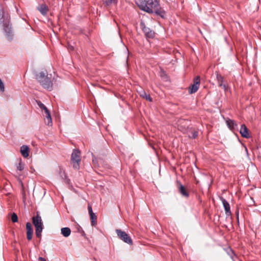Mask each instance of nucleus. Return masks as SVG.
Wrapping results in <instances>:
<instances>
[{
    "label": "nucleus",
    "mask_w": 261,
    "mask_h": 261,
    "mask_svg": "<svg viewBox=\"0 0 261 261\" xmlns=\"http://www.w3.org/2000/svg\"><path fill=\"white\" fill-rule=\"evenodd\" d=\"M136 4L141 10L149 13L155 12L159 8L158 0H137Z\"/></svg>",
    "instance_id": "nucleus-1"
},
{
    "label": "nucleus",
    "mask_w": 261,
    "mask_h": 261,
    "mask_svg": "<svg viewBox=\"0 0 261 261\" xmlns=\"http://www.w3.org/2000/svg\"><path fill=\"white\" fill-rule=\"evenodd\" d=\"M37 79L41 84L46 89L51 90L52 83L50 79L46 76V73L43 72H40L37 75Z\"/></svg>",
    "instance_id": "nucleus-2"
},
{
    "label": "nucleus",
    "mask_w": 261,
    "mask_h": 261,
    "mask_svg": "<svg viewBox=\"0 0 261 261\" xmlns=\"http://www.w3.org/2000/svg\"><path fill=\"white\" fill-rule=\"evenodd\" d=\"M33 223L36 228V234L38 238L41 237L43 229V224L40 216L38 215L33 218Z\"/></svg>",
    "instance_id": "nucleus-3"
},
{
    "label": "nucleus",
    "mask_w": 261,
    "mask_h": 261,
    "mask_svg": "<svg viewBox=\"0 0 261 261\" xmlns=\"http://www.w3.org/2000/svg\"><path fill=\"white\" fill-rule=\"evenodd\" d=\"M81 153L78 150H74L71 154V163L75 169H79L81 162Z\"/></svg>",
    "instance_id": "nucleus-4"
},
{
    "label": "nucleus",
    "mask_w": 261,
    "mask_h": 261,
    "mask_svg": "<svg viewBox=\"0 0 261 261\" xmlns=\"http://www.w3.org/2000/svg\"><path fill=\"white\" fill-rule=\"evenodd\" d=\"M115 231L117 234V236L119 237L120 239L123 241L125 243H127L129 245L133 244V241L130 237L127 234L125 231H122L119 229H116Z\"/></svg>",
    "instance_id": "nucleus-5"
},
{
    "label": "nucleus",
    "mask_w": 261,
    "mask_h": 261,
    "mask_svg": "<svg viewBox=\"0 0 261 261\" xmlns=\"http://www.w3.org/2000/svg\"><path fill=\"white\" fill-rule=\"evenodd\" d=\"M200 77L196 76L194 80V83L189 88V93L193 94L195 93L199 89L200 85Z\"/></svg>",
    "instance_id": "nucleus-6"
},
{
    "label": "nucleus",
    "mask_w": 261,
    "mask_h": 261,
    "mask_svg": "<svg viewBox=\"0 0 261 261\" xmlns=\"http://www.w3.org/2000/svg\"><path fill=\"white\" fill-rule=\"evenodd\" d=\"M191 194V189L189 187L180 185V195L182 197L188 199L190 197Z\"/></svg>",
    "instance_id": "nucleus-7"
},
{
    "label": "nucleus",
    "mask_w": 261,
    "mask_h": 261,
    "mask_svg": "<svg viewBox=\"0 0 261 261\" xmlns=\"http://www.w3.org/2000/svg\"><path fill=\"white\" fill-rule=\"evenodd\" d=\"M141 25L146 37L149 38H152L154 37L155 33L153 31L151 30L149 28L146 27L144 23L143 22H141Z\"/></svg>",
    "instance_id": "nucleus-8"
},
{
    "label": "nucleus",
    "mask_w": 261,
    "mask_h": 261,
    "mask_svg": "<svg viewBox=\"0 0 261 261\" xmlns=\"http://www.w3.org/2000/svg\"><path fill=\"white\" fill-rule=\"evenodd\" d=\"M42 114L44 117L45 123L48 126H51L53 124L52 119L48 110L47 109L42 111Z\"/></svg>",
    "instance_id": "nucleus-9"
},
{
    "label": "nucleus",
    "mask_w": 261,
    "mask_h": 261,
    "mask_svg": "<svg viewBox=\"0 0 261 261\" xmlns=\"http://www.w3.org/2000/svg\"><path fill=\"white\" fill-rule=\"evenodd\" d=\"M42 114L44 117L45 123L48 126H51L53 124L52 119L48 110L47 109L42 111Z\"/></svg>",
    "instance_id": "nucleus-10"
},
{
    "label": "nucleus",
    "mask_w": 261,
    "mask_h": 261,
    "mask_svg": "<svg viewBox=\"0 0 261 261\" xmlns=\"http://www.w3.org/2000/svg\"><path fill=\"white\" fill-rule=\"evenodd\" d=\"M240 133L244 138H249L250 137L249 130L245 124L241 125Z\"/></svg>",
    "instance_id": "nucleus-11"
},
{
    "label": "nucleus",
    "mask_w": 261,
    "mask_h": 261,
    "mask_svg": "<svg viewBox=\"0 0 261 261\" xmlns=\"http://www.w3.org/2000/svg\"><path fill=\"white\" fill-rule=\"evenodd\" d=\"M222 202L224 207L226 215L229 216L231 215L230 208L229 203L224 198H222Z\"/></svg>",
    "instance_id": "nucleus-12"
},
{
    "label": "nucleus",
    "mask_w": 261,
    "mask_h": 261,
    "mask_svg": "<svg viewBox=\"0 0 261 261\" xmlns=\"http://www.w3.org/2000/svg\"><path fill=\"white\" fill-rule=\"evenodd\" d=\"M29 147L27 145H22L20 147V152L24 158H27L29 155Z\"/></svg>",
    "instance_id": "nucleus-13"
},
{
    "label": "nucleus",
    "mask_w": 261,
    "mask_h": 261,
    "mask_svg": "<svg viewBox=\"0 0 261 261\" xmlns=\"http://www.w3.org/2000/svg\"><path fill=\"white\" fill-rule=\"evenodd\" d=\"M217 80L218 81V86L219 87H222L223 88V89L226 90L227 88V86L226 85V84H223V80H224V78L220 74H217Z\"/></svg>",
    "instance_id": "nucleus-14"
},
{
    "label": "nucleus",
    "mask_w": 261,
    "mask_h": 261,
    "mask_svg": "<svg viewBox=\"0 0 261 261\" xmlns=\"http://www.w3.org/2000/svg\"><path fill=\"white\" fill-rule=\"evenodd\" d=\"M26 229H27V238L29 240H31L32 238L33 234V229L32 228V225L30 223H27L26 224Z\"/></svg>",
    "instance_id": "nucleus-15"
},
{
    "label": "nucleus",
    "mask_w": 261,
    "mask_h": 261,
    "mask_svg": "<svg viewBox=\"0 0 261 261\" xmlns=\"http://www.w3.org/2000/svg\"><path fill=\"white\" fill-rule=\"evenodd\" d=\"M37 9L43 15H45L48 12V9L45 4H42L37 7Z\"/></svg>",
    "instance_id": "nucleus-16"
},
{
    "label": "nucleus",
    "mask_w": 261,
    "mask_h": 261,
    "mask_svg": "<svg viewBox=\"0 0 261 261\" xmlns=\"http://www.w3.org/2000/svg\"><path fill=\"white\" fill-rule=\"evenodd\" d=\"M188 137L190 138L195 139L198 136V132L191 128L187 132Z\"/></svg>",
    "instance_id": "nucleus-17"
},
{
    "label": "nucleus",
    "mask_w": 261,
    "mask_h": 261,
    "mask_svg": "<svg viewBox=\"0 0 261 261\" xmlns=\"http://www.w3.org/2000/svg\"><path fill=\"white\" fill-rule=\"evenodd\" d=\"M4 30L5 32L7 34L11 33V27L9 24V21L8 19H6L3 23Z\"/></svg>",
    "instance_id": "nucleus-18"
},
{
    "label": "nucleus",
    "mask_w": 261,
    "mask_h": 261,
    "mask_svg": "<svg viewBox=\"0 0 261 261\" xmlns=\"http://www.w3.org/2000/svg\"><path fill=\"white\" fill-rule=\"evenodd\" d=\"M61 232L64 237H68L70 235L71 230L69 227H63L61 228Z\"/></svg>",
    "instance_id": "nucleus-19"
},
{
    "label": "nucleus",
    "mask_w": 261,
    "mask_h": 261,
    "mask_svg": "<svg viewBox=\"0 0 261 261\" xmlns=\"http://www.w3.org/2000/svg\"><path fill=\"white\" fill-rule=\"evenodd\" d=\"M139 94H140V96H141L142 97L145 98L147 100H148L149 101H152V99L150 97V95L147 94H146V92L144 91L141 90L139 92Z\"/></svg>",
    "instance_id": "nucleus-20"
},
{
    "label": "nucleus",
    "mask_w": 261,
    "mask_h": 261,
    "mask_svg": "<svg viewBox=\"0 0 261 261\" xmlns=\"http://www.w3.org/2000/svg\"><path fill=\"white\" fill-rule=\"evenodd\" d=\"M226 123L230 129H232L234 128V126H236L237 124L234 121L231 120V119H228L226 120Z\"/></svg>",
    "instance_id": "nucleus-21"
},
{
    "label": "nucleus",
    "mask_w": 261,
    "mask_h": 261,
    "mask_svg": "<svg viewBox=\"0 0 261 261\" xmlns=\"http://www.w3.org/2000/svg\"><path fill=\"white\" fill-rule=\"evenodd\" d=\"M117 0H106L105 4L107 7H111L117 4Z\"/></svg>",
    "instance_id": "nucleus-22"
},
{
    "label": "nucleus",
    "mask_w": 261,
    "mask_h": 261,
    "mask_svg": "<svg viewBox=\"0 0 261 261\" xmlns=\"http://www.w3.org/2000/svg\"><path fill=\"white\" fill-rule=\"evenodd\" d=\"M90 219L91 220V223L92 225H95L96 224V216L94 213L90 215Z\"/></svg>",
    "instance_id": "nucleus-23"
},
{
    "label": "nucleus",
    "mask_w": 261,
    "mask_h": 261,
    "mask_svg": "<svg viewBox=\"0 0 261 261\" xmlns=\"http://www.w3.org/2000/svg\"><path fill=\"white\" fill-rule=\"evenodd\" d=\"M24 165L22 162H21V160H20V162L18 164V165L17 166V170L19 171H22L24 168Z\"/></svg>",
    "instance_id": "nucleus-24"
},
{
    "label": "nucleus",
    "mask_w": 261,
    "mask_h": 261,
    "mask_svg": "<svg viewBox=\"0 0 261 261\" xmlns=\"http://www.w3.org/2000/svg\"><path fill=\"white\" fill-rule=\"evenodd\" d=\"M37 104L39 108L41 109L42 111L46 110L47 108L40 101H37Z\"/></svg>",
    "instance_id": "nucleus-25"
},
{
    "label": "nucleus",
    "mask_w": 261,
    "mask_h": 261,
    "mask_svg": "<svg viewBox=\"0 0 261 261\" xmlns=\"http://www.w3.org/2000/svg\"><path fill=\"white\" fill-rule=\"evenodd\" d=\"M160 76L165 80H168L167 75H166V73L163 71H161Z\"/></svg>",
    "instance_id": "nucleus-26"
},
{
    "label": "nucleus",
    "mask_w": 261,
    "mask_h": 261,
    "mask_svg": "<svg viewBox=\"0 0 261 261\" xmlns=\"http://www.w3.org/2000/svg\"><path fill=\"white\" fill-rule=\"evenodd\" d=\"M11 220L13 222H16L18 221V218L16 214L13 213L11 217Z\"/></svg>",
    "instance_id": "nucleus-27"
},
{
    "label": "nucleus",
    "mask_w": 261,
    "mask_h": 261,
    "mask_svg": "<svg viewBox=\"0 0 261 261\" xmlns=\"http://www.w3.org/2000/svg\"><path fill=\"white\" fill-rule=\"evenodd\" d=\"M0 90L2 92H3L5 90L4 84L1 79H0Z\"/></svg>",
    "instance_id": "nucleus-28"
},
{
    "label": "nucleus",
    "mask_w": 261,
    "mask_h": 261,
    "mask_svg": "<svg viewBox=\"0 0 261 261\" xmlns=\"http://www.w3.org/2000/svg\"><path fill=\"white\" fill-rule=\"evenodd\" d=\"M88 211H89V214L91 215L93 213H94L92 211V207L90 205H89L88 206Z\"/></svg>",
    "instance_id": "nucleus-29"
},
{
    "label": "nucleus",
    "mask_w": 261,
    "mask_h": 261,
    "mask_svg": "<svg viewBox=\"0 0 261 261\" xmlns=\"http://www.w3.org/2000/svg\"><path fill=\"white\" fill-rule=\"evenodd\" d=\"M38 259L40 261H46L44 258H43L42 257H39Z\"/></svg>",
    "instance_id": "nucleus-30"
},
{
    "label": "nucleus",
    "mask_w": 261,
    "mask_h": 261,
    "mask_svg": "<svg viewBox=\"0 0 261 261\" xmlns=\"http://www.w3.org/2000/svg\"><path fill=\"white\" fill-rule=\"evenodd\" d=\"M70 47V49H72V50H73V47L72 46H71Z\"/></svg>",
    "instance_id": "nucleus-31"
},
{
    "label": "nucleus",
    "mask_w": 261,
    "mask_h": 261,
    "mask_svg": "<svg viewBox=\"0 0 261 261\" xmlns=\"http://www.w3.org/2000/svg\"><path fill=\"white\" fill-rule=\"evenodd\" d=\"M184 122H186V121H185V120H184V122H180V124H181V123H183Z\"/></svg>",
    "instance_id": "nucleus-32"
}]
</instances>
